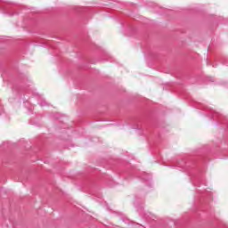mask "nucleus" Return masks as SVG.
Instances as JSON below:
<instances>
[{
	"mask_svg": "<svg viewBox=\"0 0 228 228\" xmlns=\"http://www.w3.org/2000/svg\"><path fill=\"white\" fill-rule=\"evenodd\" d=\"M216 115H218V112L210 110L209 112H208L207 110V116L208 117V118H215V117H216Z\"/></svg>",
	"mask_w": 228,
	"mask_h": 228,
	"instance_id": "1",
	"label": "nucleus"
},
{
	"mask_svg": "<svg viewBox=\"0 0 228 228\" xmlns=\"http://www.w3.org/2000/svg\"><path fill=\"white\" fill-rule=\"evenodd\" d=\"M0 9L5 12V13H10V7L8 5L0 4Z\"/></svg>",
	"mask_w": 228,
	"mask_h": 228,
	"instance_id": "2",
	"label": "nucleus"
},
{
	"mask_svg": "<svg viewBox=\"0 0 228 228\" xmlns=\"http://www.w3.org/2000/svg\"><path fill=\"white\" fill-rule=\"evenodd\" d=\"M39 106H41L42 108H44V106H48L47 102H45V100H42L41 102H39Z\"/></svg>",
	"mask_w": 228,
	"mask_h": 228,
	"instance_id": "3",
	"label": "nucleus"
},
{
	"mask_svg": "<svg viewBox=\"0 0 228 228\" xmlns=\"http://www.w3.org/2000/svg\"><path fill=\"white\" fill-rule=\"evenodd\" d=\"M3 113V107H0V115Z\"/></svg>",
	"mask_w": 228,
	"mask_h": 228,
	"instance_id": "4",
	"label": "nucleus"
},
{
	"mask_svg": "<svg viewBox=\"0 0 228 228\" xmlns=\"http://www.w3.org/2000/svg\"><path fill=\"white\" fill-rule=\"evenodd\" d=\"M142 179H143V181H147V180L145 179V177H142Z\"/></svg>",
	"mask_w": 228,
	"mask_h": 228,
	"instance_id": "5",
	"label": "nucleus"
}]
</instances>
